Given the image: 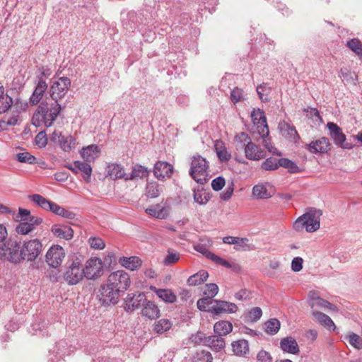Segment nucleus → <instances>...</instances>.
<instances>
[{
  "label": "nucleus",
  "mask_w": 362,
  "mask_h": 362,
  "mask_svg": "<svg viewBox=\"0 0 362 362\" xmlns=\"http://www.w3.org/2000/svg\"><path fill=\"white\" fill-rule=\"evenodd\" d=\"M83 262V256L78 253L69 256L63 272V279L68 285H76L84 278Z\"/></svg>",
  "instance_id": "f257e3e1"
},
{
  "label": "nucleus",
  "mask_w": 362,
  "mask_h": 362,
  "mask_svg": "<svg viewBox=\"0 0 362 362\" xmlns=\"http://www.w3.org/2000/svg\"><path fill=\"white\" fill-rule=\"evenodd\" d=\"M322 211L316 208H308L305 214L299 216L293 223V228L298 232L303 229L308 233L317 230L320 227V217Z\"/></svg>",
  "instance_id": "f03ea898"
},
{
  "label": "nucleus",
  "mask_w": 362,
  "mask_h": 362,
  "mask_svg": "<svg viewBox=\"0 0 362 362\" xmlns=\"http://www.w3.org/2000/svg\"><path fill=\"white\" fill-rule=\"evenodd\" d=\"M61 110V105L58 103H53L48 105L47 103H42L33 114L32 123L35 127L45 125L50 127L56 119Z\"/></svg>",
  "instance_id": "7ed1b4c3"
},
{
  "label": "nucleus",
  "mask_w": 362,
  "mask_h": 362,
  "mask_svg": "<svg viewBox=\"0 0 362 362\" xmlns=\"http://www.w3.org/2000/svg\"><path fill=\"white\" fill-rule=\"evenodd\" d=\"M234 141L237 143V148H244L246 158L250 160H259L266 156V151L260 146L253 143L245 132L237 134Z\"/></svg>",
  "instance_id": "20e7f679"
},
{
  "label": "nucleus",
  "mask_w": 362,
  "mask_h": 362,
  "mask_svg": "<svg viewBox=\"0 0 362 362\" xmlns=\"http://www.w3.org/2000/svg\"><path fill=\"white\" fill-rule=\"evenodd\" d=\"M21 244L16 240L9 238L0 245V259L13 264L23 262Z\"/></svg>",
  "instance_id": "39448f33"
},
{
  "label": "nucleus",
  "mask_w": 362,
  "mask_h": 362,
  "mask_svg": "<svg viewBox=\"0 0 362 362\" xmlns=\"http://www.w3.org/2000/svg\"><path fill=\"white\" fill-rule=\"evenodd\" d=\"M209 162L199 155L192 158L189 175L197 183L204 185L209 181Z\"/></svg>",
  "instance_id": "423d86ee"
},
{
  "label": "nucleus",
  "mask_w": 362,
  "mask_h": 362,
  "mask_svg": "<svg viewBox=\"0 0 362 362\" xmlns=\"http://www.w3.org/2000/svg\"><path fill=\"white\" fill-rule=\"evenodd\" d=\"M23 262H33L42 251V244L37 238L24 241L21 245Z\"/></svg>",
  "instance_id": "0eeeda50"
},
{
  "label": "nucleus",
  "mask_w": 362,
  "mask_h": 362,
  "mask_svg": "<svg viewBox=\"0 0 362 362\" xmlns=\"http://www.w3.org/2000/svg\"><path fill=\"white\" fill-rule=\"evenodd\" d=\"M109 286L114 287L117 291L124 293L130 286L129 275L123 270L112 272L107 280Z\"/></svg>",
  "instance_id": "6e6552de"
},
{
  "label": "nucleus",
  "mask_w": 362,
  "mask_h": 362,
  "mask_svg": "<svg viewBox=\"0 0 362 362\" xmlns=\"http://www.w3.org/2000/svg\"><path fill=\"white\" fill-rule=\"evenodd\" d=\"M84 277L94 280L103 274V262L98 257H92L86 262L83 267Z\"/></svg>",
  "instance_id": "1a4fd4ad"
},
{
  "label": "nucleus",
  "mask_w": 362,
  "mask_h": 362,
  "mask_svg": "<svg viewBox=\"0 0 362 362\" xmlns=\"http://www.w3.org/2000/svg\"><path fill=\"white\" fill-rule=\"evenodd\" d=\"M71 86V80L68 77H60L50 86V96L57 103L58 100L62 98L67 93Z\"/></svg>",
  "instance_id": "9d476101"
},
{
  "label": "nucleus",
  "mask_w": 362,
  "mask_h": 362,
  "mask_svg": "<svg viewBox=\"0 0 362 362\" xmlns=\"http://www.w3.org/2000/svg\"><path fill=\"white\" fill-rule=\"evenodd\" d=\"M327 127L329 132V136L334 141L336 146L344 149L352 148V145L346 141V138L345 134L337 124L334 122H328Z\"/></svg>",
  "instance_id": "9b49d317"
},
{
  "label": "nucleus",
  "mask_w": 362,
  "mask_h": 362,
  "mask_svg": "<svg viewBox=\"0 0 362 362\" xmlns=\"http://www.w3.org/2000/svg\"><path fill=\"white\" fill-rule=\"evenodd\" d=\"M99 292V300L103 305L116 304L121 293L107 282L100 286Z\"/></svg>",
  "instance_id": "f8f14e48"
},
{
  "label": "nucleus",
  "mask_w": 362,
  "mask_h": 362,
  "mask_svg": "<svg viewBox=\"0 0 362 362\" xmlns=\"http://www.w3.org/2000/svg\"><path fill=\"white\" fill-rule=\"evenodd\" d=\"M65 257V252L62 246L58 245H52L47 252L45 260L47 263L53 268L61 265Z\"/></svg>",
  "instance_id": "ddd939ff"
},
{
  "label": "nucleus",
  "mask_w": 362,
  "mask_h": 362,
  "mask_svg": "<svg viewBox=\"0 0 362 362\" xmlns=\"http://www.w3.org/2000/svg\"><path fill=\"white\" fill-rule=\"evenodd\" d=\"M331 144L327 137L322 136L311 141L305 146L306 150L311 153H327L330 150Z\"/></svg>",
  "instance_id": "4468645a"
},
{
  "label": "nucleus",
  "mask_w": 362,
  "mask_h": 362,
  "mask_svg": "<svg viewBox=\"0 0 362 362\" xmlns=\"http://www.w3.org/2000/svg\"><path fill=\"white\" fill-rule=\"evenodd\" d=\"M251 117L254 124L257 126L258 132L262 138L269 135V129L267 119L263 111L259 109L254 110L251 113Z\"/></svg>",
  "instance_id": "2eb2a0df"
},
{
  "label": "nucleus",
  "mask_w": 362,
  "mask_h": 362,
  "mask_svg": "<svg viewBox=\"0 0 362 362\" xmlns=\"http://www.w3.org/2000/svg\"><path fill=\"white\" fill-rule=\"evenodd\" d=\"M145 301L146 296L144 293H129L124 299V309L127 311L134 310L140 308Z\"/></svg>",
  "instance_id": "dca6fc26"
},
{
  "label": "nucleus",
  "mask_w": 362,
  "mask_h": 362,
  "mask_svg": "<svg viewBox=\"0 0 362 362\" xmlns=\"http://www.w3.org/2000/svg\"><path fill=\"white\" fill-rule=\"evenodd\" d=\"M173 168L167 162L158 161L154 165L153 174L158 180L169 178L173 174Z\"/></svg>",
  "instance_id": "f3484780"
},
{
  "label": "nucleus",
  "mask_w": 362,
  "mask_h": 362,
  "mask_svg": "<svg viewBox=\"0 0 362 362\" xmlns=\"http://www.w3.org/2000/svg\"><path fill=\"white\" fill-rule=\"evenodd\" d=\"M47 89V84L45 81V79L42 78V77H38L35 90L30 98V103L32 105H35L39 103Z\"/></svg>",
  "instance_id": "a211bd4d"
},
{
  "label": "nucleus",
  "mask_w": 362,
  "mask_h": 362,
  "mask_svg": "<svg viewBox=\"0 0 362 362\" xmlns=\"http://www.w3.org/2000/svg\"><path fill=\"white\" fill-rule=\"evenodd\" d=\"M237 310L238 307L235 303L224 300H214L213 313L216 315L221 313H234Z\"/></svg>",
  "instance_id": "6ab92c4d"
},
{
  "label": "nucleus",
  "mask_w": 362,
  "mask_h": 362,
  "mask_svg": "<svg viewBox=\"0 0 362 362\" xmlns=\"http://www.w3.org/2000/svg\"><path fill=\"white\" fill-rule=\"evenodd\" d=\"M170 206H163L160 204H156L147 208L145 211L149 216L158 219H165L170 214Z\"/></svg>",
  "instance_id": "aec40b11"
},
{
  "label": "nucleus",
  "mask_w": 362,
  "mask_h": 362,
  "mask_svg": "<svg viewBox=\"0 0 362 362\" xmlns=\"http://www.w3.org/2000/svg\"><path fill=\"white\" fill-rule=\"evenodd\" d=\"M100 149L98 145L91 144L84 147L81 151V156L88 163L94 162L95 160L99 156Z\"/></svg>",
  "instance_id": "412c9836"
},
{
  "label": "nucleus",
  "mask_w": 362,
  "mask_h": 362,
  "mask_svg": "<svg viewBox=\"0 0 362 362\" xmlns=\"http://www.w3.org/2000/svg\"><path fill=\"white\" fill-rule=\"evenodd\" d=\"M51 232L55 237L66 240H71L74 236V230L68 226L53 225Z\"/></svg>",
  "instance_id": "4be33fe9"
},
{
  "label": "nucleus",
  "mask_w": 362,
  "mask_h": 362,
  "mask_svg": "<svg viewBox=\"0 0 362 362\" xmlns=\"http://www.w3.org/2000/svg\"><path fill=\"white\" fill-rule=\"evenodd\" d=\"M150 290L154 292L159 298L166 303H173L177 300V296L171 289L158 288L156 286H151Z\"/></svg>",
  "instance_id": "5701e85b"
},
{
  "label": "nucleus",
  "mask_w": 362,
  "mask_h": 362,
  "mask_svg": "<svg viewBox=\"0 0 362 362\" xmlns=\"http://www.w3.org/2000/svg\"><path fill=\"white\" fill-rule=\"evenodd\" d=\"M280 347L283 351L291 354H298L300 351L296 340L292 337L281 339Z\"/></svg>",
  "instance_id": "b1692460"
},
{
  "label": "nucleus",
  "mask_w": 362,
  "mask_h": 362,
  "mask_svg": "<svg viewBox=\"0 0 362 362\" xmlns=\"http://www.w3.org/2000/svg\"><path fill=\"white\" fill-rule=\"evenodd\" d=\"M142 305L141 313L143 316L151 320L158 318L160 316V310L153 302L146 299Z\"/></svg>",
  "instance_id": "393cba45"
},
{
  "label": "nucleus",
  "mask_w": 362,
  "mask_h": 362,
  "mask_svg": "<svg viewBox=\"0 0 362 362\" xmlns=\"http://www.w3.org/2000/svg\"><path fill=\"white\" fill-rule=\"evenodd\" d=\"M312 315L317 322L329 330H334L336 329L334 322L327 315L315 310H313Z\"/></svg>",
  "instance_id": "a878e982"
},
{
  "label": "nucleus",
  "mask_w": 362,
  "mask_h": 362,
  "mask_svg": "<svg viewBox=\"0 0 362 362\" xmlns=\"http://www.w3.org/2000/svg\"><path fill=\"white\" fill-rule=\"evenodd\" d=\"M119 262L122 266L132 271L138 269L139 267H141L142 264L141 259L135 256L130 257H120Z\"/></svg>",
  "instance_id": "bb28decb"
},
{
  "label": "nucleus",
  "mask_w": 362,
  "mask_h": 362,
  "mask_svg": "<svg viewBox=\"0 0 362 362\" xmlns=\"http://www.w3.org/2000/svg\"><path fill=\"white\" fill-rule=\"evenodd\" d=\"M209 277V274L205 270H200L197 273L190 276L187 280L189 286H196L204 283Z\"/></svg>",
  "instance_id": "cd10ccee"
},
{
  "label": "nucleus",
  "mask_w": 362,
  "mask_h": 362,
  "mask_svg": "<svg viewBox=\"0 0 362 362\" xmlns=\"http://www.w3.org/2000/svg\"><path fill=\"white\" fill-rule=\"evenodd\" d=\"M206 346H209L213 351H220L225 347V341L222 337L220 336H208V339L206 340Z\"/></svg>",
  "instance_id": "c85d7f7f"
},
{
  "label": "nucleus",
  "mask_w": 362,
  "mask_h": 362,
  "mask_svg": "<svg viewBox=\"0 0 362 362\" xmlns=\"http://www.w3.org/2000/svg\"><path fill=\"white\" fill-rule=\"evenodd\" d=\"M214 332L218 334L217 336L222 337L232 332L233 325L228 321H218L214 324Z\"/></svg>",
  "instance_id": "c756f323"
},
{
  "label": "nucleus",
  "mask_w": 362,
  "mask_h": 362,
  "mask_svg": "<svg viewBox=\"0 0 362 362\" xmlns=\"http://www.w3.org/2000/svg\"><path fill=\"white\" fill-rule=\"evenodd\" d=\"M108 175L113 180L124 178L125 173L123 167L117 163H111L107 165Z\"/></svg>",
  "instance_id": "7c9ffc66"
},
{
  "label": "nucleus",
  "mask_w": 362,
  "mask_h": 362,
  "mask_svg": "<svg viewBox=\"0 0 362 362\" xmlns=\"http://www.w3.org/2000/svg\"><path fill=\"white\" fill-rule=\"evenodd\" d=\"M252 194L257 199H264L272 197L273 192L268 190L265 185L258 184L253 187Z\"/></svg>",
  "instance_id": "2f4dec72"
},
{
  "label": "nucleus",
  "mask_w": 362,
  "mask_h": 362,
  "mask_svg": "<svg viewBox=\"0 0 362 362\" xmlns=\"http://www.w3.org/2000/svg\"><path fill=\"white\" fill-rule=\"evenodd\" d=\"M74 165L75 168H77L78 172L81 171L83 173V178L86 182H90L92 174L91 166L87 163H83L79 160L74 161Z\"/></svg>",
  "instance_id": "473e14b6"
},
{
  "label": "nucleus",
  "mask_w": 362,
  "mask_h": 362,
  "mask_svg": "<svg viewBox=\"0 0 362 362\" xmlns=\"http://www.w3.org/2000/svg\"><path fill=\"white\" fill-rule=\"evenodd\" d=\"M163 192V187L155 181L148 182L146 186V195L149 198H156Z\"/></svg>",
  "instance_id": "72a5a7b5"
},
{
  "label": "nucleus",
  "mask_w": 362,
  "mask_h": 362,
  "mask_svg": "<svg viewBox=\"0 0 362 362\" xmlns=\"http://www.w3.org/2000/svg\"><path fill=\"white\" fill-rule=\"evenodd\" d=\"M233 351L237 356H243L249 351L248 341L240 339L232 343Z\"/></svg>",
  "instance_id": "f704fd0d"
},
{
  "label": "nucleus",
  "mask_w": 362,
  "mask_h": 362,
  "mask_svg": "<svg viewBox=\"0 0 362 362\" xmlns=\"http://www.w3.org/2000/svg\"><path fill=\"white\" fill-rule=\"evenodd\" d=\"M148 173L149 170L147 169V168L141 165H136L135 166H134L130 175L127 176L125 177V180H134L136 178H144L148 175Z\"/></svg>",
  "instance_id": "c9c22d12"
},
{
  "label": "nucleus",
  "mask_w": 362,
  "mask_h": 362,
  "mask_svg": "<svg viewBox=\"0 0 362 362\" xmlns=\"http://www.w3.org/2000/svg\"><path fill=\"white\" fill-rule=\"evenodd\" d=\"M215 150L218 159L222 162H227L231 158V154L227 150L222 141H217L215 144Z\"/></svg>",
  "instance_id": "e433bc0d"
},
{
  "label": "nucleus",
  "mask_w": 362,
  "mask_h": 362,
  "mask_svg": "<svg viewBox=\"0 0 362 362\" xmlns=\"http://www.w3.org/2000/svg\"><path fill=\"white\" fill-rule=\"evenodd\" d=\"M262 315V309L259 307H255L245 313L243 317L247 322H255L261 318Z\"/></svg>",
  "instance_id": "4c0bfd02"
},
{
  "label": "nucleus",
  "mask_w": 362,
  "mask_h": 362,
  "mask_svg": "<svg viewBox=\"0 0 362 362\" xmlns=\"http://www.w3.org/2000/svg\"><path fill=\"white\" fill-rule=\"evenodd\" d=\"M58 144L63 151L69 152L76 147V140L72 136H63L62 139L59 140Z\"/></svg>",
  "instance_id": "58836bf2"
},
{
  "label": "nucleus",
  "mask_w": 362,
  "mask_h": 362,
  "mask_svg": "<svg viewBox=\"0 0 362 362\" xmlns=\"http://www.w3.org/2000/svg\"><path fill=\"white\" fill-rule=\"evenodd\" d=\"M234 249L237 251H252L256 249L255 245L250 243L246 238H238L237 243L234 245Z\"/></svg>",
  "instance_id": "ea45409f"
},
{
  "label": "nucleus",
  "mask_w": 362,
  "mask_h": 362,
  "mask_svg": "<svg viewBox=\"0 0 362 362\" xmlns=\"http://www.w3.org/2000/svg\"><path fill=\"white\" fill-rule=\"evenodd\" d=\"M197 308L201 311H207L213 313L214 308V300L206 297L198 300L197 303Z\"/></svg>",
  "instance_id": "a19ab883"
},
{
  "label": "nucleus",
  "mask_w": 362,
  "mask_h": 362,
  "mask_svg": "<svg viewBox=\"0 0 362 362\" xmlns=\"http://www.w3.org/2000/svg\"><path fill=\"white\" fill-rule=\"evenodd\" d=\"M173 323L168 319H160L156 322L153 330L157 334H163L168 331L172 327Z\"/></svg>",
  "instance_id": "79ce46f5"
},
{
  "label": "nucleus",
  "mask_w": 362,
  "mask_h": 362,
  "mask_svg": "<svg viewBox=\"0 0 362 362\" xmlns=\"http://www.w3.org/2000/svg\"><path fill=\"white\" fill-rule=\"evenodd\" d=\"M192 362H213L211 354L205 350L197 351L192 358Z\"/></svg>",
  "instance_id": "37998d69"
},
{
  "label": "nucleus",
  "mask_w": 362,
  "mask_h": 362,
  "mask_svg": "<svg viewBox=\"0 0 362 362\" xmlns=\"http://www.w3.org/2000/svg\"><path fill=\"white\" fill-rule=\"evenodd\" d=\"M265 332L270 334H276L280 329V322L276 318H272L265 322Z\"/></svg>",
  "instance_id": "c03bdc74"
},
{
  "label": "nucleus",
  "mask_w": 362,
  "mask_h": 362,
  "mask_svg": "<svg viewBox=\"0 0 362 362\" xmlns=\"http://www.w3.org/2000/svg\"><path fill=\"white\" fill-rule=\"evenodd\" d=\"M28 198L42 209L48 210L51 201H49L42 195L35 194L29 195Z\"/></svg>",
  "instance_id": "a18cd8bd"
},
{
  "label": "nucleus",
  "mask_w": 362,
  "mask_h": 362,
  "mask_svg": "<svg viewBox=\"0 0 362 362\" xmlns=\"http://www.w3.org/2000/svg\"><path fill=\"white\" fill-rule=\"evenodd\" d=\"M310 305L313 309H314L315 307H320L324 309H328L333 311L338 310L336 305L322 298H315V302L310 303Z\"/></svg>",
  "instance_id": "49530a36"
},
{
  "label": "nucleus",
  "mask_w": 362,
  "mask_h": 362,
  "mask_svg": "<svg viewBox=\"0 0 362 362\" xmlns=\"http://www.w3.org/2000/svg\"><path fill=\"white\" fill-rule=\"evenodd\" d=\"M339 76L346 83L356 84L357 81V75L348 68L344 67L340 69Z\"/></svg>",
  "instance_id": "de8ad7c7"
},
{
  "label": "nucleus",
  "mask_w": 362,
  "mask_h": 362,
  "mask_svg": "<svg viewBox=\"0 0 362 362\" xmlns=\"http://www.w3.org/2000/svg\"><path fill=\"white\" fill-rule=\"evenodd\" d=\"M344 339L355 349H362V339L358 334L354 332H350L345 337Z\"/></svg>",
  "instance_id": "09e8293b"
},
{
  "label": "nucleus",
  "mask_w": 362,
  "mask_h": 362,
  "mask_svg": "<svg viewBox=\"0 0 362 362\" xmlns=\"http://www.w3.org/2000/svg\"><path fill=\"white\" fill-rule=\"evenodd\" d=\"M346 46L362 59V42L357 38H353L346 42Z\"/></svg>",
  "instance_id": "8fccbe9b"
},
{
  "label": "nucleus",
  "mask_w": 362,
  "mask_h": 362,
  "mask_svg": "<svg viewBox=\"0 0 362 362\" xmlns=\"http://www.w3.org/2000/svg\"><path fill=\"white\" fill-rule=\"evenodd\" d=\"M280 166L288 169V171L291 173H296L299 172V168L297 166V165L294 162L288 158H279V167Z\"/></svg>",
  "instance_id": "3c124183"
},
{
  "label": "nucleus",
  "mask_w": 362,
  "mask_h": 362,
  "mask_svg": "<svg viewBox=\"0 0 362 362\" xmlns=\"http://www.w3.org/2000/svg\"><path fill=\"white\" fill-rule=\"evenodd\" d=\"M271 92V88L267 84L263 83L257 87V93L260 100L265 103L269 100L268 95Z\"/></svg>",
  "instance_id": "603ef678"
},
{
  "label": "nucleus",
  "mask_w": 362,
  "mask_h": 362,
  "mask_svg": "<svg viewBox=\"0 0 362 362\" xmlns=\"http://www.w3.org/2000/svg\"><path fill=\"white\" fill-rule=\"evenodd\" d=\"M194 200L199 204L204 205L210 199V194L206 192H202L199 190H194Z\"/></svg>",
  "instance_id": "864d4df0"
},
{
  "label": "nucleus",
  "mask_w": 362,
  "mask_h": 362,
  "mask_svg": "<svg viewBox=\"0 0 362 362\" xmlns=\"http://www.w3.org/2000/svg\"><path fill=\"white\" fill-rule=\"evenodd\" d=\"M262 168L265 170H274L279 168V159L270 157L262 163Z\"/></svg>",
  "instance_id": "5fc2aeb1"
},
{
  "label": "nucleus",
  "mask_w": 362,
  "mask_h": 362,
  "mask_svg": "<svg viewBox=\"0 0 362 362\" xmlns=\"http://www.w3.org/2000/svg\"><path fill=\"white\" fill-rule=\"evenodd\" d=\"M269 267L273 271L265 270L264 274L273 278L275 276V272L274 271L280 270L281 267V263L279 259H270L269 262Z\"/></svg>",
  "instance_id": "6e6d98bb"
},
{
  "label": "nucleus",
  "mask_w": 362,
  "mask_h": 362,
  "mask_svg": "<svg viewBox=\"0 0 362 362\" xmlns=\"http://www.w3.org/2000/svg\"><path fill=\"white\" fill-rule=\"evenodd\" d=\"M13 103L12 98L8 95H4L3 93L0 96V114L7 111Z\"/></svg>",
  "instance_id": "4d7b16f0"
},
{
  "label": "nucleus",
  "mask_w": 362,
  "mask_h": 362,
  "mask_svg": "<svg viewBox=\"0 0 362 362\" xmlns=\"http://www.w3.org/2000/svg\"><path fill=\"white\" fill-rule=\"evenodd\" d=\"M27 221H22L16 227V232L20 235H27L32 232L34 228Z\"/></svg>",
  "instance_id": "13d9d810"
},
{
  "label": "nucleus",
  "mask_w": 362,
  "mask_h": 362,
  "mask_svg": "<svg viewBox=\"0 0 362 362\" xmlns=\"http://www.w3.org/2000/svg\"><path fill=\"white\" fill-rule=\"evenodd\" d=\"M18 161L33 164L35 163L36 158L28 152L19 153L16 155Z\"/></svg>",
  "instance_id": "bf43d9fd"
},
{
  "label": "nucleus",
  "mask_w": 362,
  "mask_h": 362,
  "mask_svg": "<svg viewBox=\"0 0 362 362\" xmlns=\"http://www.w3.org/2000/svg\"><path fill=\"white\" fill-rule=\"evenodd\" d=\"M18 120V116L15 115L12 117H5L4 119H0V129L4 130L7 129L8 126L16 125Z\"/></svg>",
  "instance_id": "052dcab7"
},
{
  "label": "nucleus",
  "mask_w": 362,
  "mask_h": 362,
  "mask_svg": "<svg viewBox=\"0 0 362 362\" xmlns=\"http://www.w3.org/2000/svg\"><path fill=\"white\" fill-rule=\"evenodd\" d=\"M230 100L233 104L245 100L243 90L241 88L235 87L231 90Z\"/></svg>",
  "instance_id": "680f3d73"
},
{
  "label": "nucleus",
  "mask_w": 362,
  "mask_h": 362,
  "mask_svg": "<svg viewBox=\"0 0 362 362\" xmlns=\"http://www.w3.org/2000/svg\"><path fill=\"white\" fill-rule=\"evenodd\" d=\"M208 337L203 332H199L195 334H192L190 337V340L192 343L196 344H203L206 346V340Z\"/></svg>",
  "instance_id": "e2e57ef3"
},
{
  "label": "nucleus",
  "mask_w": 362,
  "mask_h": 362,
  "mask_svg": "<svg viewBox=\"0 0 362 362\" xmlns=\"http://www.w3.org/2000/svg\"><path fill=\"white\" fill-rule=\"evenodd\" d=\"M88 243L91 248L94 250H103L105 246L104 240L98 237H91L88 239Z\"/></svg>",
  "instance_id": "0e129e2a"
},
{
  "label": "nucleus",
  "mask_w": 362,
  "mask_h": 362,
  "mask_svg": "<svg viewBox=\"0 0 362 362\" xmlns=\"http://www.w3.org/2000/svg\"><path fill=\"white\" fill-rule=\"evenodd\" d=\"M218 287L216 284H208L206 285L204 294L206 296V297L213 299V298L218 293Z\"/></svg>",
  "instance_id": "69168bd1"
},
{
  "label": "nucleus",
  "mask_w": 362,
  "mask_h": 362,
  "mask_svg": "<svg viewBox=\"0 0 362 362\" xmlns=\"http://www.w3.org/2000/svg\"><path fill=\"white\" fill-rule=\"evenodd\" d=\"M208 255H209V259L212 260L218 265H221L226 268H230L232 267L231 264L227 260L220 257L219 256L216 255L214 253H208Z\"/></svg>",
  "instance_id": "338daca9"
},
{
  "label": "nucleus",
  "mask_w": 362,
  "mask_h": 362,
  "mask_svg": "<svg viewBox=\"0 0 362 362\" xmlns=\"http://www.w3.org/2000/svg\"><path fill=\"white\" fill-rule=\"evenodd\" d=\"M272 356L268 351L262 349L257 354V362H272Z\"/></svg>",
  "instance_id": "774afa93"
}]
</instances>
